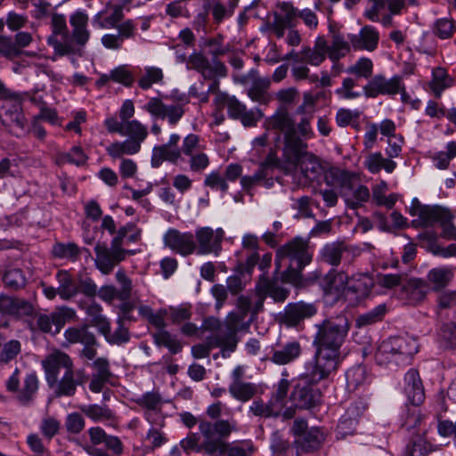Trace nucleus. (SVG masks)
<instances>
[{"label": "nucleus", "mask_w": 456, "mask_h": 456, "mask_svg": "<svg viewBox=\"0 0 456 456\" xmlns=\"http://www.w3.org/2000/svg\"><path fill=\"white\" fill-rule=\"evenodd\" d=\"M153 338L158 346L167 348L173 354L180 353L183 349V345L176 337L165 330L157 331Z\"/></svg>", "instance_id": "nucleus-51"}, {"label": "nucleus", "mask_w": 456, "mask_h": 456, "mask_svg": "<svg viewBox=\"0 0 456 456\" xmlns=\"http://www.w3.org/2000/svg\"><path fill=\"white\" fill-rule=\"evenodd\" d=\"M228 391L234 399L246 403L254 398L258 391V387L255 383L242 381L240 383H230Z\"/></svg>", "instance_id": "nucleus-44"}, {"label": "nucleus", "mask_w": 456, "mask_h": 456, "mask_svg": "<svg viewBox=\"0 0 456 456\" xmlns=\"http://www.w3.org/2000/svg\"><path fill=\"white\" fill-rule=\"evenodd\" d=\"M363 166L371 174H378L384 169L387 173H393L396 168V163L390 159L384 158L382 153L372 152L366 156Z\"/></svg>", "instance_id": "nucleus-39"}, {"label": "nucleus", "mask_w": 456, "mask_h": 456, "mask_svg": "<svg viewBox=\"0 0 456 456\" xmlns=\"http://www.w3.org/2000/svg\"><path fill=\"white\" fill-rule=\"evenodd\" d=\"M370 198V190L367 186L360 184V183L354 187V190L344 199L347 207L352 209H356L362 207Z\"/></svg>", "instance_id": "nucleus-54"}, {"label": "nucleus", "mask_w": 456, "mask_h": 456, "mask_svg": "<svg viewBox=\"0 0 456 456\" xmlns=\"http://www.w3.org/2000/svg\"><path fill=\"white\" fill-rule=\"evenodd\" d=\"M277 8L280 10V12H275L273 13V20L288 25L289 28L295 27L299 11L289 2L279 4Z\"/></svg>", "instance_id": "nucleus-50"}, {"label": "nucleus", "mask_w": 456, "mask_h": 456, "mask_svg": "<svg viewBox=\"0 0 456 456\" xmlns=\"http://www.w3.org/2000/svg\"><path fill=\"white\" fill-rule=\"evenodd\" d=\"M45 380L56 397H73L77 387L89 379L84 369H74L71 357L61 351H55L42 362Z\"/></svg>", "instance_id": "nucleus-2"}, {"label": "nucleus", "mask_w": 456, "mask_h": 456, "mask_svg": "<svg viewBox=\"0 0 456 456\" xmlns=\"http://www.w3.org/2000/svg\"><path fill=\"white\" fill-rule=\"evenodd\" d=\"M351 43L340 32L333 31L330 43H328L327 55L333 62V69L338 67V61L344 58L351 49Z\"/></svg>", "instance_id": "nucleus-35"}, {"label": "nucleus", "mask_w": 456, "mask_h": 456, "mask_svg": "<svg viewBox=\"0 0 456 456\" xmlns=\"http://www.w3.org/2000/svg\"><path fill=\"white\" fill-rule=\"evenodd\" d=\"M427 278L434 290H441L451 281L452 272L447 267H436L428 272Z\"/></svg>", "instance_id": "nucleus-49"}, {"label": "nucleus", "mask_w": 456, "mask_h": 456, "mask_svg": "<svg viewBox=\"0 0 456 456\" xmlns=\"http://www.w3.org/2000/svg\"><path fill=\"white\" fill-rule=\"evenodd\" d=\"M88 15L83 11H76L69 17V23L72 27V38L78 45L84 46L89 40L90 31L87 28Z\"/></svg>", "instance_id": "nucleus-34"}, {"label": "nucleus", "mask_w": 456, "mask_h": 456, "mask_svg": "<svg viewBox=\"0 0 456 456\" xmlns=\"http://www.w3.org/2000/svg\"><path fill=\"white\" fill-rule=\"evenodd\" d=\"M328 41L323 36H319L314 42V46H305L302 48L303 63L318 67L322 65L327 58Z\"/></svg>", "instance_id": "nucleus-32"}, {"label": "nucleus", "mask_w": 456, "mask_h": 456, "mask_svg": "<svg viewBox=\"0 0 456 456\" xmlns=\"http://www.w3.org/2000/svg\"><path fill=\"white\" fill-rule=\"evenodd\" d=\"M372 285V281L368 275L359 274L351 280L348 279L346 292L347 295H354V299L360 301L370 294Z\"/></svg>", "instance_id": "nucleus-42"}, {"label": "nucleus", "mask_w": 456, "mask_h": 456, "mask_svg": "<svg viewBox=\"0 0 456 456\" xmlns=\"http://www.w3.org/2000/svg\"><path fill=\"white\" fill-rule=\"evenodd\" d=\"M431 30L441 40L451 39L456 33V22L450 17L439 18L433 23Z\"/></svg>", "instance_id": "nucleus-48"}, {"label": "nucleus", "mask_w": 456, "mask_h": 456, "mask_svg": "<svg viewBox=\"0 0 456 456\" xmlns=\"http://www.w3.org/2000/svg\"><path fill=\"white\" fill-rule=\"evenodd\" d=\"M322 394L305 379H299L293 387L290 401L300 409H311L320 403Z\"/></svg>", "instance_id": "nucleus-23"}, {"label": "nucleus", "mask_w": 456, "mask_h": 456, "mask_svg": "<svg viewBox=\"0 0 456 456\" xmlns=\"http://www.w3.org/2000/svg\"><path fill=\"white\" fill-rule=\"evenodd\" d=\"M266 131L273 133L277 140L283 136V153L292 164L297 163L306 153L307 144L297 134L296 123L286 107L281 106L265 122Z\"/></svg>", "instance_id": "nucleus-5"}, {"label": "nucleus", "mask_w": 456, "mask_h": 456, "mask_svg": "<svg viewBox=\"0 0 456 456\" xmlns=\"http://www.w3.org/2000/svg\"><path fill=\"white\" fill-rule=\"evenodd\" d=\"M418 352V344L414 338L391 337L380 343L375 354L379 364L395 362L407 364Z\"/></svg>", "instance_id": "nucleus-9"}, {"label": "nucleus", "mask_w": 456, "mask_h": 456, "mask_svg": "<svg viewBox=\"0 0 456 456\" xmlns=\"http://www.w3.org/2000/svg\"><path fill=\"white\" fill-rule=\"evenodd\" d=\"M256 447L251 440L234 441L232 443L214 442L208 444V454L214 456L216 452L226 456H252Z\"/></svg>", "instance_id": "nucleus-26"}, {"label": "nucleus", "mask_w": 456, "mask_h": 456, "mask_svg": "<svg viewBox=\"0 0 456 456\" xmlns=\"http://www.w3.org/2000/svg\"><path fill=\"white\" fill-rule=\"evenodd\" d=\"M411 216H418L419 222L423 227H430L436 224H441L442 221H446L452 217V213L448 208L441 206H428L421 205L415 199L412 202V207L410 209Z\"/></svg>", "instance_id": "nucleus-18"}, {"label": "nucleus", "mask_w": 456, "mask_h": 456, "mask_svg": "<svg viewBox=\"0 0 456 456\" xmlns=\"http://www.w3.org/2000/svg\"><path fill=\"white\" fill-rule=\"evenodd\" d=\"M163 243L172 251L183 256H190L197 249L194 234L190 232H182L175 228H169L165 232Z\"/></svg>", "instance_id": "nucleus-20"}, {"label": "nucleus", "mask_w": 456, "mask_h": 456, "mask_svg": "<svg viewBox=\"0 0 456 456\" xmlns=\"http://www.w3.org/2000/svg\"><path fill=\"white\" fill-rule=\"evenodd\" d=\"M429 289V285L424 280L406 277L402 292L411 304H418L424 300Z\"/></svg>", "instance_id": "nucleus-33"}, {"label": "nucleus", "mask_w": 456, "mask_h": 456, "mask_svg": "<svg viewBox=\"0 0 456 456\" xmlns=\"http://www.w3.org/2000/svg\"><path fill=\"white\" fill-rule=\"evenodd\" d=\"M256 296L270 297L275 303H284L289 297L290 289L283 285L278 278H268L265 275L259 277L256 287Z\"/></svg>", "instance_id": "nucleus-25"}, {"label": "nucleus", "mask_w": 456, "mask_h": 456, "mask_svg": "<svg viewBox=\"0 0 456 456\" xmlns=\"http://www.w3.org/2000/svg\"><path fill=\"white\" fill-rule=\"evenodd\" d=\"M352 47L354 50L374 51L378 47L379 34L371 26H364L358 35H348Z\"/></svg>", "instance_id": "nucleus-31"}, {"label": "nucleus", "mask_w": 456, "mask_h": 456, "mask_svg": "<svg viewBox=\"0 0 456 456\" xmlns=\"http://www.w3.org/2000/svg\"><path fill=\"white\" fill-rule=\"evenodd\" d=\"M224 37L222 34L204 38L200 44L203 48H208V53L211 56L209 61L203 53H194L190 55L188 63L192 69L201 74L203 78L225 77L227 68L218 60L220 56L229 52L228 45H224Z\"/></svg>", "instance_id": "nucleus-7"}, {"label": "nucleus", "mask_w": 456, "mask_h": 456, "mask_svg": "<svg viewBox=\"0 0 456 456\" xmlns=\"http://www.w3.org/2000/svg\"><path fill=\"white\" fill-rule=\"evenodd\" d=\"M351 251L350 245L344 241H333L325 244L321 251L320 257L322 262L332 266H338L341 263L342 256L345 253Z\"/></svg>", "instance_id": "nucleus-37"}, {"label": "nucleus", "mask_w": 456, "mask_h": 456, "mask_svg": "<svg viewBox=\"0 0 456 456\" xmlns=\"http://www.w3.org/2000/svg\"><path fill=\"white\" fill-rule=\"evenodd\" d=\"M61 428V421L53 416H46L42 419L39 429L42 435L48 440L55 436Z\"/></svg>", "instance_id": "nucleus-62"}, {"label": "nucleus", "mask_w": 456, "mask_h": 456, "mask_svg": "<svg viewBox=\"0 0 456 456\" xmlns=\"http://www.w3.org/2000/svg\"><path fill=\"white\" fill-rule=\"evenodd\" d=\"M164 78L163 71L160 68L149 66L144 68L143 74L138 79V86L142 90L150 89L154 84L162 83Z\"/></svg>", "instance_id": "nucleus-56"}, {"label": "nucleus", "mask_w": 456, "mask_h": 456, "mask_svg": "<svg viewBox=\"0 0 456 456\" xmlns=\"http://www.w3.org/2000/svg\"><path fill=\"white\" fill-rule=\"evenodd\" d=\"M200 434L205 438L206 453L208 454V443L224 442L232 431H236V421L228 419H217L215 422L202 420L199 424Z\"/></svg>", "instance_id": "nucleus-21"}, {"label": "nucleus", "mask_w": 456, "mask_h": 456, "mask_svg": "<svg viewBox=\"0 0 456 456\" xmlns=\"http://www.w3.org/2000/svg\"><path fill=\"white\" fill-rule=\"evenodd\" d=\"M404 393L413 405H419L425 400L423 383L416 369H410L404 375Z\"/></svg>", "instance_id": "nucleus-30"}, {"label": "nucleus", "mask_w": 456, "mask_h": 456, "mask_svg": "<svg viewBox=\"0 0 456 456\" xmlns=\"http://www.w3.org/2000/svg\"><path fill=\"white\" fill-rule=\"evenodd\" d=\"M386 311L387 307L385 305H379L373 309L370 310L368 313L361 314L356 320L357 325L361 327L375 323L382 320Z\"/></svg>", "instance_id": "nucleus-61"}, {"label": "nucleus", "mask_w": 456, "mask_h": 456, "mask_svg": "<svg viewBox=\"0 0 456 456\" xmlns=\"http://www.w3.org/2000/svg\"><path fill=\"white\" fill-rule=\"evenodd\" d=\"M81 411L94 422L113 420L115 414L107 405L87 404L80 407Z\"/></svg>", "instance_id": "nucleus-45"}, {"label": "nucleus", "mask_w": 456, "mask_h": 456, "mask_svg": "<svg viewBox=\"0 0 456 456\" xmlns=\"http://www.w3.org/2000/svg\"><path fill=\"white\" fill-rule=\"evenodd\" d=\"M324 167L320 161L313 157H307L299 164V172L296 173L298 183L302 186H308L325 175Z\"/></svg>", "instance_id": "nucleus-29"}, {"label": "nucleus", "mask_w": 456, "mask_h": 456, "mask_svg": "<svg viewBox=\"0 0 456 456\" xmlns=\"http://www.w3.org/2000/svg\"><path fill=\"white\" fill-rule=\"evenodd\" d=\"M180 139L178 134H172L167 142L153 147L151 159V165L153 168L159 167L164 161L177 164L182 159L183 152H182L183 144L181 147L178 146Z\"/></svg>", "instance_id": "nucleus-17"}, {"label": "nucleus", "mask_w": 456, "mask_h": 456, "mask_svg": "<svg viewBox=\"0 0 456 456\" xmlns=\"http://www.w3.org/2000/svg\"><path fill=\"white\" fill-rule=\"evenodd\" d=\"M5 286L12 289H19L25 286L26 277L23 272L18 268L7 270L3 277Z\"/></svg>", "instance_id": "nucleus-59"}, {"label": "nucleus", "mask_w": 456, "mask_h": 456, "mask_svg": "<svg viewBox=\"0 0 456 456\" xmlns=\"http://www.w3.org/2000/svg\"><path fill=\"white\" fill-rule=\"evenodd\" d=\"M104 126L109 133L127 137L123 141L112 142L106 147V152L111 159L139 153L142 144L149 135L147 126L138 119L125 123L121 119L118 121L115 117H110L104 120Z\"/></svg>", "instance_id": "nucleus-4"}, {"label": "nucleus", "mask_w": 456, "mask_h": 456, "mask_svg": "<svg viewBox=\"0 0 456 456\" xmlns=\"http://www.w3.org/2000/svg\"><path fill=\"white\" fill-rule=\"evenodd\" d=\"M369 407V403L366 398H358L354 401L346 409L345 414L346 418L354 419L358 422L362 418L365 417L366 411Z\"/></svg>", "instance_id": "nucleus-63"}, {"label": "nucleus", "mask_w": 456, "mask_h": 456, "mask_svg": "<svg viewBox=\"0 0 456 456\" xmlns=\"http://www.w3.org/2000/svg\"><path fill=\"white\" fill-rule=\"evenodd\" d=\"M63 335L69 344H97L96 337L87 324L69 327Z\"/></svg>", "instance_id": "nucleus-40"}, {"label": "nucleus", "mask_w": 456, "mask_h": 456, "mask_svg": "<svg viewBox=\"0 0 456 456\" xmlns=\"http://www.w3.org/2000/svg\"><path fill=\"white\" fill-rule=\"evenodd\" d=\"M313 346L315 349L312 361L305 366V376L314 383L327 379L341 362V347L351 328L346 314L341 312L336 316L325 318L314 324Z\"/></svg>", "instance_id": "nucleus-1"}, {"label": "nucleus", "mask_w": 456, "mask_h": 456, "mask_svg": "<svg viewBox=\"0 0 456 456\" xmlns=\"http://www.w3.org/2000/svg\"><path fill=\"white\" fill-rule=\"evenodd\" d=\"M53 35L48 37V45H51L56 54L60 56L79 53V49L69 41V30L66 17L61 13H53L51 20Z\"/></svg>", "instance_id": "nucleus-13"}, {"label": "nucleus", "mask_w": 456, "mask_h": 456, "mask_svg": "<svg viewBox=\"0 0 456 456\" xmlns=\"http://www.w3.org/2000/svg\"><path fill=\"white\" fill-rule=\"evenodd\" d=\"M52 253L53 256L57 258L68 259L74 262L78 259L81 251L79 247L74 242H57L53 246Z\"/></svg>", "instance_id": "nucleus-53"}, {"label": "nucleus", "mask_w": 456, "mask_h": 456, "mask_svg": "<svg viewBox=\"0 0 456 456\" xmlns=\"http://www.w3.org/2000/svg\"><path fill=\"white\" fill-rule=\"evenodd\" d=\"M224 231L222 228L213 229L208 226L198 228L195 231V241L198 255L218 256L222 251V242L224 239Z\"/></svg>", "instance_id": "nucleus-15"}, {"label": "nucleus", "mask_w": 456, "mask_h": 456, "mask_svg": "<svg viewBox=\"0 0 456 456\" xmlns=\"http://www.w3.org/2000/svg\"><path fill=\"white\" fill-rule=\"evenodd\" d=\"M59 297L62 300H70L78 295L77 280L67 270H59L56 273Z\"/></svg>", "instance_id": "nucleus-38"}, {"label": "nucleus", "mask_w": 456, "mask_h": 456, "mask_svg": "<svg viewBox=\"0 0 456 456\" xmlns=\"http://www.w3.org/2000/svg\"><path fill=\"white\" fill-rule=\"evenodd\" d=\"M134 403L145 410L143 416L149 423L164 426V418L160 416L163 399L159 392H146L134 399Z\"/></svg>", "instance_id": "nucleus-24"}, {"label": "nucleus", "mask_w": 456, "mask_h": 456, "mask_svg": "<svg viewBox=\"0 0 456 456\" xmlns=\"http://www.w3.org/2000/svg\"><path fill=\"white\" fill-rule=\"evenodd\" d=\"M33 313L34 306L28 300L7 297L5 314L22 317L30 316Z\"/></svg>", "instance_id": "nucleus-46"}, {"label": "nucleus", "mask_w": 456, "mask_h": 456, "mask_svg": "<svg viewBox=\"0 0 456 456\" xmlns=\"http://www.w3.org/2000/svg\"><path fill=\"white\" fill-rule=\"evenodd\" d=\"M267 162L262 163L260 167L252 175H244L240 178V184L245 191L251 190L267 177Z\"/></svg>", "instance_id": "nucleus-60"}, {"label": "nucleus", "mask_w": 456, "mask_h": 456, "mask_svg": "<svg viewBox=\"0 0 456 456\" xmlns=\"http://www.w3.org/2000/svg\"><path fill=\"white\" fill-rule=\"evenodd\" d=\"M112 81L130 87L134 82V76L125 65L118 66L111 70Z\"/></svg>", "instance_id": "nucleus-64"}, {"label": "nucleus", "mask_w": 456, "mask_h": 456, "mask_svg": "<svg viewBox=\"0 0 456 456\" xmlns=\"http://www.w3.org/2000/svg\"><path fill=\"white\" fill-rule=\"evenodd\" d=\"M269 86L270 81L268 79L259 78L248 89V95L252 101L265 104L270 101V95L267 92Z\"/></svg>", "instance_id": "nucleus-57"}, {"label": "nucleus", "mask_w": 456, "mask_h": 456, "mask_svg": "<svg viewBox=\"0 0 456 456\" xmlns=\"http://www.w3.org/2000/svg\"><path fill=\"white\" fill-rule=\"evenodd\" d=\"M324 180L327 185L338 188L340 196L345 199L360 183V176L354 172L331 167L325 172Z\"/></svg>", "instance_id": "nucleus-19"}, {"label": "nucleus", "mask_w": 456, "mask_h": 456, "mask_svg": "<svg viewBox=\"0 0 456 456\" xmlns=\"http://www.w3.org/2000/svg\"><path fill=\"white\" fill-rule=\"evenodd\" d=\"M456 157V141L449 142L446 144V151L436 152L432 157L434 166L441 170L447 169L450 162Z\"/></svg>", "instance_id": "nucleus-58"}, {"label": "nucleus", "mask_w": 456, "mask_h": 456, "mask_svg": "<svg viewBox=\"0 0 456 456\" xmlns=\"http://www.w3.org/2000/svg\"><path fill=\"white\" fill-rule=\"evenodd\" d=\"M142 232L140 227L129 222L118 229L110 247L98 243L94 247L96 268L104 275L110 274L119 263L126 259L127 255L135 254L134 250L126 249L124 246L139 242Z\"/></svg>", "instance_id": "nucleus-3"}, {"label": "nucleus", "mask_w": 456, "mask_h": 456, "mask_svg": "<svg viewBox=\"0 0 456 456\" xmlns=\"http://www.w3.org/2000/svg\"><path fill=\"white\" fill-rule=\"evenodd\" d=\"M176 102L171 104L165 103L159 97H151L143 105L142 110L148 112L151 118L167 120L171 126H175L185 114V107L190 100L185 95H180Z\"/></svg>", "instance_id": "nucleus-11"}, {"label": "nucleus", "mask_w": 456, "mask_h": 456, "mask_svg": "<svg viewBox=\"0 0 456 456\" xmlns=\"http://www.w3.org/2000/svg\"><path fill=\"white\" fill-rule=\"evenodd\" d=\"M282 410L271 398L268 402L263 399H255L248 408V412L261 419L277 418Z\"/></svg>", "instance_id": "nucleus-41"}, {"label": "nucleus", "mask_w": 456, "mask_h": 456, "mask_svg": "<svg viewBox=\"0 0 456 456\" xmlns=\"http://www.w3.org/2000/svg\"><path fill=\"white\" fill-rule=\"evenodd\" d=\"M206 146L200 143L198 134H189L183 139V156L189 158L190 169L192 172L201 173L210 164L208 156L205 153Z\"/></svg>", "instance_id": "nucleus-14"}, {"label": "nucleus", "mask_w": 456, "mask_h": 456, "mask_svg": "<svg viewBox=\"0 0 456 456\" xmlns=\"http://www.w3.org/2000/svg\"><path fill=\"white\" fill-rule=\"evenodd\" d=\"M313 260V252L309 240L297 236L287 241L276 250L275 265L278 271L284 261H288L287 269L282 273L283 280L298 285L302 281V272Z\"/></svg>", "instance_id": "nucleus-6"}, {"label": "nucleus", "mask_w": 456, "mask_h": 456, "mask_svg": "<svg viewBox=\"0 0 456 456\" xmlns=\"http://www.w3.org/2000/svg\"><path fill=\"white\" fill-rule=\"evenodd\" d=\"M214 104L218 109L227 108L229 118L240 119L244 126H255L263 114L258 109L247 110V107L235 96L226 93H218L215 97Z\"/></svg>", "instance_id": "nucleus-12"}, {"label": "nucleus", "mask_w": 456, "mask_h": 456, "mask_svg": "<svg viewBox=\"0 0 456 456\" xmlns=\"http://www.w3.org/2000/svg\"><path fill=\"white\" fill-rule=\"evenodd\" d=\"M403 77L395 75L390 78L384 75H375L363 86V94L367 98H377L379 95L395 96L400 86Z\"/></svg>", "instance_id": "nucleus-22"}, {"label": "nucleus", "mask_w": 456, "mask_h": 456, "mask_svg": "<svg viewBox=\"0 0 456 456\" xmlns=\"http://www.w3.org/2000/svg\"><path fill=\"white\" fill-rule=\"evenodd\" d=\"M87 159L86 154L80 146H74L69 152H59L56 155V163L58 165L70 163L80 167L86 163Z\"/></svg>", "instance_id": "nucleus-52"}, {"label": "nucleus", "mask_w": 456, "mask_h": 456, "mask_svg": "<svg viewBox=\"0 0 456 456\" xmlns=\"http://www.w3.org/2000/svg\"><path fill=\"white\" fill-rule=\"evenodd\" d=\"M239 1L240 0H210L205 4V8L210 11L214 23L219 25L224 20L233 15Z\"/></svg>", "instance_id": "nucleus-36"}, {"label": "nucleus", "mask_w": 456, "mask_h": 456, "mask_svg": "<svg viewBox=\"0 0 456 456\" xmlns=\"http://www.w3.org/2000/svg\"><path fill=\"white\" fill-rule=\"evenodd\" d=\"M0 119L3 126L16 137L28 134L29 130L27 128V118L22 108V102L26 100L24 96L11 91L0 79Z\"/></svg>", "instance_id": "nucleus-8"}, {"label": "nucleus", "mask_w": 456, "mask_h": 456, "mask_svg": "<svg viewBox=\"0 0 456 456\" xmlns=\"http://www.w3.org/2000/svg\"><path fill=\"white\" fill-rule=\"evenodd\" d=\"M301 353V345L297 340H291L284 344L277 343L272 347V355L269 359L274 364L286 365L297 360Z\"/></svg>", "instance_id": "nucleus-28"}, {"label": "nucleus", "mask_w": 456, "mask_h": 456, "mask_svg": "<svg viewBox=\"0 0 456 456\" xmlns=\"http://www.w3.org/2000/svg\"><path fill=\"white\" fill-rule=\"evenodd\" d=\"M346 386L348 389L355 390L368 381V372L363 365H356L346 372Z\"/></svg>", "instance_id": "nucleus-55"}, {"label": "nucleus", "mask_w": 456, "mask_h": 456, "mask_svg": "<svg viewBox=\"0 0 456 456\" xmlns=\"http://www.w3.org/2000/svg\"><path fill=\"white\" fill-rule=\"evenodd\" d=\"M452 84L453 79L448 75L444 68L436 67L433 69L432 78L428 83V86L436 98H440L443 92L450 88Z\"/></svg>", "instance_id": "nucleus-43"}, {"label": "nucleus", "mask_w": 456, "mask_h": 456, "mask_svg": "<svg viewBox=\"0 0 456 456\" xmlns=\"http://www.w3.org/2000/svg\"><path fill=\"white\" fill-rule=\"evenodd\" d=\"M317 306L314 303L298 301L288 304L283 311L279 314V322L289 327L294 328L305 319L312 318L317 314Z\"/></svg>", "instance_id": "nucleus-16"}, {"label": "nucleus", "mask_w": 456, "mask_h": 456, "mask_svg": "<svg viewBox=\"0 0 456 456\" xmlns=\"http://www.w3.org/2000/svg\"><path fill=\"white\" fill-rule=\"evenodd\" d=\"M348 283V275L345 272L331 269L320 281L324 296L337 301L343 295Z\"/></svg>", "instance_id": "nucleus-27"}, {"label": "nucleus", "mask_w": 456, "mask_h": 456, "mask_svg": "<svg viewBox=\"0 0 456 456\" xmlns=\"http://www.w3.org/2000/svg\"><path fill=\"white\" fill-rule=\"evenodd\" d=\"M20 370L15 368L5 381L6 390L13 394L14 399L21 406H30L37 399L40 381L36 371L27 372L20 379Z\"/></svg>", "instance_id": "nucleus-10"}, {"label": "nucleus", "mask_w": 456, "mask_h": 456, "mask_svg": "<svg viewBox=\"0 0 456 456\" xmlns=\"http://www.w3.org/2000/svg\"><path fill=\"white\" fill-rule=\"evenodd\" d=\"M105 11L99 12L94 17V22L98 23L101 28H116L124 18L123 9L114 5L111 12L106 16Z\"/></svg>", "instance_id": "nucleus-47"}]
</instances>
